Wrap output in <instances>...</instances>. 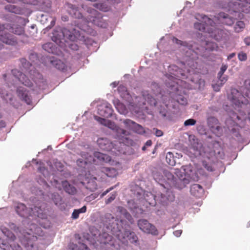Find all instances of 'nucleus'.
<instances>
[{
  "mask_svg": "<svg viewBox=\"0 0 250 250\" xmlns=\"http://www.w3.org/2000/svg\"><path fill=\"white\" fill-rule=\"evenodd\" d=\"M69 12L72 17L80 20L77 24V26L84 32H90L89 26L88 25L90 22L99 27H104V23L103 22L102 15L97 10L92 8L88 7L87 8L88 15L86 19L83 18L82 14L78 8L73 5L71 6Z\"/></svg>",
  "mask_w": 250,
  "mask_h": 250,
  "instance_id": "1",
  "label": "nucleus"
},
{
  "mask_svg": "<svg viewBox=\"0 0 250 250\" xmlns=\"http://www.w3.org/2000/svg\"><path fill=\"white\" fill-rule=\"evenodd\" d=\"M5 30L18 35H22L24 32L23 27L18 24L0 23V41L3 43L10 45L16 44L17 40L13 35L6 33Z\"/></svg>",
  "mask_w": 250,
  "mask_h": 250,
  "instance_id": "2",
  "label": "nucleus"
},
{
  "mask_svg": "<svg viewBox=\"0 0 250 250\" xmlns=\"http://www.w3.org/2000/svg\"><path fill=\"white\" fill-rule=\"evenodd\" d=\"M196 18L198 20H201L204 23L196 22L194 24L195 29L205 32L212 33L216 31V22L215 21L217 18L214 17V20L211 19L204 15L198 14L196 15Z\"/></svg>",
  "mask_w": 250,
  "mask_h": 250,
  "instance_id": "3",
  "label": "nucleus"
},
{
  "mask_svg": "<svg viewBox=\"0 0 250 250\" xmlns=\"http://www.w3.org/2000/svg\"><path fill=\"white\" fill-rule=\"evenodd\" d=\"M16 212L21 216L23 217H28L30 216H36L38 217H42V210L41 207L34 206L28 210L22 203H18L15 207Z\"/></svg>",
  "mask_w": 250,
  "mask_h": 250,
  "instance_id": "4",
  "label": "nucleus"
},
{
  "mask_svg": "<svg viewBox=\"0 0 250 250\" xmlns=\"http://www.w3.org/2000/svg\"><path fill=\"white\" fill-rule=\"evenodd\" d=\"M206 153L205 159L203 161L202 164L204 167L208 171L213 172L215 170L214 167L215 159V151H210Z\"/></svg>",
  "mask_w": 250,
  "mask_h": 250,
  "instance_id": "5",
  "label": "nucleus"
},
{
  "mask_svg": "<svg viewBox=\"0 0 250 250\" xmlns=\"http://www.w3.org/2000/svg\"><path fill=\"white\" fill-rule=\"evenodd\" d=\"M137 224L139 229L144 232L154 235L158 234L155 227L149 223L147 220L140 219L138 220Z\"/></svg>",
  "mask_w": 250,
  "mask_h": 250,
  "instance_id": "6",
  "label": "nucleus"
},
{
  "mask_svg": "<svg viewBox=\"0 0 250 250\" xmlns=\"http://www.w3.org/2000/svg\"><path fill=\"white\" fill-rule=\"evenodd\" d=\"M23 3L39 5L40 8L42 11L49 12L51 7V2L50 0H21Z\"/></svg>",
  "mask_w": 250,
  "mask_h": 250,
  "instance_id": "7",
  "label": "nucleus"
},
{
  "mask_svg": "<svg viewBox=\"0 0 250 250\" xmlns=\"http://www.w3.org/2000/svg\"><path fill=\"white\" fill-rule=\"evenodd\" d=\"M208 125L211 131L217 136H220L223 134V128L220 126L218 120L215 117H210L208 120Z\"/></svg>",
  "mask_w": 250,
  "mask_h": 250,
  "instance_id": "8",
  "label": "nucleus"
},
{
  "mask_svg": "<svg viewBox=\"0 0 250 250\" xmlns=\"http://www.w3.org/2000/svg\"><path fill=\"white\" fill-rule=\"evenodd\" d=\"M157 198V200H159L160 203L163 205H167L169 202H172L174 199V195L173 193L168 189L164 188L163 192L160 194H158L156 196Z\"/></svg>",
  "mask_w": 250,
  "mask_h": 250,
  "instance_id": "9",
  "label": "nucleus"
},
{
  "mask_svg": "<svg viewBox=\"0 0 250 250\" xmlns=\"http://www.w3.org/2000/svg\"><path fill=\"white\" fill-rule=\"evenodd\" d=\"M81 158L76 161L77 166L81 167H85V166L93 162V156L88 152H81L79 154Z\"/></svg>",
  "mask_w": 250,
  "mask_h": 250,
  "instance_id": "10",
  "label": "nucleus"
},
{
  "mask_svg": "<svg viewBox=\"0 0 250 250\" xmlns=\"http://www.w3.org/2000/svg\"><path fill=\"white\" fill-rule=\"evenodd\" d=\"M231 94V102L235 105L240 106L242 104H246L247 103L248 101L245 97L237 90H232Z\"/></svg>",
  "mask_w": 250,
  "mask_h": 250,
  "instance_id": "11",
  "label": "nucleus"
},
{
  "mask_svg": "<svg viewBox=\"0 0 250 250\" xmlns=\"http://www.w3.org/2000/svg\"><path fill=\"white\" fill-rule=\"evenodd\" d=\"M16 93L17 96L21 101H24L27 104H30L32 103L31 96L27 89L23 87H19L17 90Z\"/></svg>",
  "mask_w": 250,
  "mask_h": 250,
  "instance_id": "12",
  "label": "nucleus"
},
{
  "mask_svg": "<svg viewBox=\"0 0 250 250\" xmlns=\"http://www.w3.org/2000/svg\"><path fill=\"white\" fill-rule=\"evenodd\" d=\"M13 75L23 84L25 86L31 87L32 86V82L26 77V76L19 71L18 69H13L12 70Z\"/></svg>",
  "mask_w": 250,
  "mask_h": 250,
  "instance_id": "13",
  "label": "nucleus"
},
{
  "mask_svg": "<svg viewBox=\"0 0 250 250\" xmlns=\"http://www.w3.org/2000/svg\"><path fill=\"white\" fill-rule=\"evenodd\" d=\"M97 144L101 149L107 151H111L113 148V143L107 138H99L97 140Z\"/></svg>",
  "mask_w": 250,
  "mask_h": 250,
  "instance_id": "14",
  "label": "nucleus"
},
{
  "mask_svg": "<svg viewBox=\"0 0 250 250\" xmlns=\"http://www.w3.org/2000/svg\"><path fill=\"white\" fill-rule=\"evenodd\" d=\"M66 29L62 30L61 29L54 30L52 33L51 38L53 41L57 44H59L61 42V40L64 37V34L67 32Z\"/></svg>",
  "mask_w": 250,
  "mask_h": 250,
  "instance_id": "15",
  "label": "nucleus"
},
{
  "mask_svg": "<svg viewBox=\"0 0 250 250\" xmlns=\"http://www.w3.org/2000/svg\"><path fill=\"white\" fill-rule=\"evenodd\" d=\"M4 9L5 10L8 12L19 15H23L26 12L25 8H21L11 4L6 5L5 6Z\"/></svg>",
  "mask_w": 250,
  "mask_h": 250,
  "instance_id": "16",
  "label": "nucleus"
},
{
  "mask_svg": "<svg viewBox=\"0 0 250 250\" xmlns=\"http://www.w3.org/2000/svg\"><path fill=\"white\" fill-rule=\"evenodd\" d=\"M204 190L203 187L199 184H193L190 187V193L194 196L200 198L204 194Z\"/></svg>",
  "mask_w": 250,
  "mask_h": 250,
  "instance_id": "17",
  "label": "nucleus"
},
{
  "mask_svg": "<svg viewBox=\"0 0 250 250\" xmlns=\"http://www.w3.org/2000/svg\"><path fill=\"white\" fill-rule=\"evenodd\" d=\"M49 61L52 66L59 70H63L65 69V64L54 57H50Z\"/></svg>",
  "mask_w": 250,
  "mask_h": 250,
  "instance_id": "18",
  "label": "nucleus"
},
{
  "mask_svg": "<svg viewBox=\"0 0 250 250\" xmlns=\"http://www.w3.org/2000/svg\"><path fill=\"white\" fill-rule=\"evenodd\" d=\"M37 239V237L32 236L31 238L27 240L26 243L24 244L27 250H38V248L35 242Z\"/></svg>",
  "mask_w": 250,
  "mask_h": 250,
  "instance_id": "19",
  "label": "nucleus"
},
{
  "mask_svg": "<svg viewBox=\"0 0 250 250\" xmlns=\"http://www.w3.org/2000/svg\"><path fill=\"white\" fill-rule=\"evenodd\" d=\"M62 186L64 191L67 193L74 195L76 193L77 189L75 187L70 184L66 180L62 182Z\"/></svg>",
  "mask_w": 250,
  "mask_h": 250,
  "instance_id": "20",
  "label": "nucleus"
},
{
  "mask_svg": "<svg viewBox=\"0 0 250 250\" xmlns=\"http://www.w3.org/2000/svg\"><path fill=\"white\" fill-rule=\"evenodd\" d=\"M93 162H95L97 159L100 162H107L110 160V158L107 155L99 152H95L93 156Z\"/></svg>",
  "mask_w": 250,
  "mask_h": 250,
  "instance_id": "21",
  "label": "nucleus"
},
{
  "mask_svg": "<svg viewBox=\"0 0 250 250\" xmlns=\"http://www.w3.org/2000/svg\"><path fill=\"white\" fill-rule=\"evenodd\" d=\"M124 237H126L130 243H135L138 240V237L135 232L129 230H125L124 233Z\"/></svg>",
  "mask_w": 250,
  "mask_h": 250,
  "instance_id": "22",
  "label": "nucleus"
},
{
  "mask_svg": "<svg viewBox=\"0 0 250 250\" xmlns=\"http://www.w3.org/2000/svg\"><path fill=\"white\" fill-rule=\"evenodd\" d=\"M235 119H237L238 120H240L239 117L238 115H236L235 114H233V117H230L226 120V125L229 130H233V127L235 126V125H236L235 122L233 121V120Z\"/></svg>",
  "mask_w": 250,
  "mask_h": 250,
  "instance_id": "23",
  "label": "nucleus"
},
{
  "mask_svg": "<svg viewBox=\"0 0 250 250\" xmlns=\"http://www.w3.org/2000/svg\"><path fill=\"white\" fill-rule=\"evenodd\" d=\"M103 172H104L108 177H114L118 174V170L113 167H103Z\"/></svg>",
  "mask_w": 250,
  "mask_h": 250,
  "instance_id": "24",
  "label": "nucleus"
},
{
  "mask_svg": "<svg viewBox=\"0 0 250 250\" xmlns=\"http://www.w3.org/2000/svg\"><path fill=\"white\" fill-rule=\"evenodd\" d=\"M94 118L95 120H96L101 124L105 126H107L109 128H112L114 126V124L109 120H106L97 116H94Z\"/></svg>",
  "mask_w": 250,
  "mask_h": 250,
  "instance_id": "25",
  "label": "nucleus"
},
{
  "mask_svg": "<svg viewBox=\"0 0 250 250\" xmlns=\"http://www.w3.org/2000/svg\"><path fill=\"white\" fill-rule=\"evenodd\" d=\"M96 178H93L92 179H89L85 186V187L87 189H89L91 191H94L97 188V185L96 182Z\"/></svg>",
  "mask_w": 250,
  "mask_h": 250,
  "instance_id": "26",
  "label": "nucleus"
},
{
  "mask_svg": "<svg viewBox=\"0 0 250 250\" xmlns=\"http://www.w3.org/2000/svg\"><path fill=\"white\" fill-rule=\"evenodd\" d=\"M1 230L2 233L4 234V235H5L8 238V240L11 242H13L15 240L16 236L8 229L5 227L1 228Z\"/></svg>",
  "mask_w": 250,
  "mask_h": 250,
  "instance_id": "27",
  "label": "nucleus"
},
{
  "mask_svg": "<svg viewBox=\"0 0 250 250\" xmlns=\"http://www.w3.org/2000/svg\"><path fill=\"white\" fill-rule=\"evenodd\" d=\"M146 101L151 106H156L157 103V100L150 94L144 95Z\"/></svg>",
  "mask_w": 250,
  "mask_h": 250,
  "instance_id": "28",
  "label": "nucleus"
},
{
  "mask_svg": "<svg viewBox=\"0 0 250 250\" xmlns=\"http://www.w3.org/2000/svg\"><path fill=\"white\" fill-rule=\"evenodd\" d=\"M102 111V110H101L100 113H99L101 115L105 117L111 116L113 111L111 105L108 104L106 105L105 107V109L104 110V113H103Z\"/></svg>",
  "mask_w": 250,
  "mask_h": 250,
  "instance_id": "29",
  "label": "nucleus"
},
{
  "mask_svg": "<svg viewBox=\"0 0 250 250\" xmlns=\"http://www.w3.org/2000/svg\"><path fill=\"white\" fill-rule=\"evenodd\" d=\"M93 6L98 9L104 12L108 11L109 7L108 5L104 3H97L93 4Z\"/></svg>",
  "mask_w": 250,
  "mask_h": 250,
  "instance_id": "30",
  "label": "nucleus"
},
{
  "mask_svg": "<svg viewBox=\"0 0 250 250\" xmlns=\"http://www.w3.org/2000/svg\"><path fill=\"white\" fill-rule=\"evenodd\" d=\"M42 48L48 53H54L55 46L51 42H47L42 45Z\"/></svg>",
  "mask_w": 250,
  "mask_h": 250,
  "instance_id": "31",
  "label": "nucleus"
},
{
  "mask_svg": "<svg viewBox=\"0 0 250 250\" xmlns=\"http://www.w3.org/2000/svg\"><path fill=\"white\" fill-rule=\"evenodd\" d=\"M118 209L121 213L123 215L125 218L129 221H131L132 220L131 215L128 213L127 210L122 207H118Z\"/></svg>",
  "mask_w": 250,
  "mask_h": 250,
  "instance_id": "32",
  "label": "nucleus"
},
{
  "mask_svg": "<svg viewBox=\"0 0 250 250\" xmlns=\"http://www.w3.org/2000/svg\"><path fill=\"white\" fill-rule=\"evenodd\" d=\"M176 70V73L173 74L175 79L180 80V79H184L185 75L182 72V70L177 66H174Z\"/></svg>",
  "mask_w": 250,
  "mask_h": 250,
  "instance_id": "33",
  "label": "nucleus"
},
{
  "mask_svg": "<svg viewBox=\"0 0 250 250\" xmlns=\"http://www.w3.org/2000/svg\"><path fill=\"white\" fill-rule=\"evenodd\" d=\"M132 129L139 134H143L145 133L144 128L140 125L135 123Z\"/></svg>",
  "mask_w": 250,
  "mask_h": 250,
  "instance_id": "34",
  "label": "nucleus"
},
{
  "mask_svg": "<svg viewBox=\"0 0 250 250\" xmlns=\"http://www.w3.org/2000/svg\"><path fill=\"white\" fill-rule=\"evenodd\" d=\"M166 161L169 165L173 166L175 164L173 154L171 152L167 153L166 156Z\"/></svg>",
  "mask_w": 250,
  "mask_h": 250,
  "instance_id": "35",
  "label": "nucleus"
},
{
  "mask_svg": "<svg viewBox=\"0 0 250 250\" xmlns=\"http://www.w3.org/2000/svg\"><path fill=\"white\" fill-rule=\"evenodd\" d=\"M219 17H223L224 19L228 20V22L222 21V23L226 24L229 25H231V24H233L232 20L231 19H230V18H227L228 15L225 14V13H220L219 14Z\"/></svg>",
  "mask_w": 250,
  "mask_h": 250,
  "instance_id": "36",
  "label": "nucleus"
},
{
  "mask_svg": "<svg viewBox=\"0 0 250 250\" xmlns=\"http://www.w3.org/2000/svg\"><path fill=\"white\" fill-rule=\"evenodd\" d=\"M21 62L22 63L23 67H24L27 70L30 69V68L32 67L31 63L28 62L25 59H21Z\"/></svg>",
  "mask_w": 250,
  "mask_h": 250,
  "instance_id": "37",
  "label": "nucleus"
},
{
  "mask_svg": "<svg viewBox=\"0 0 250 250\" xmlns=\"http://www.w3.org/2000/svg\"><path fill=\"white\" fill-rule=\"evenodd\" d=\"M2 244L4 243H2ZM5 244L10 248L9 250H22V248L19 244H10L9 245L6 243Z\"/></svg>",
  "mask_w": 250,
  "mask_h": 250,
  "instance_id": "38",
  "label": "nucleus"
},
{
  "mask_svg": "<svg viewBox=\"0 0 250 250\" xmlns=\"http://www.w3.org/2000/svg\"><path fill=\"white\" fill-rule=\"evenodd\" d=\"M118 91L120 93L121 96H123L127 93V88L125 86L121 84L118 87Z\"/></svg>",
  "mask_w": 250,
  "mask_h": 250,
  "instance_id": "39",
  "label": "nucleus"
},
{
  "mask_svg": "<svg viewBox=\"0 0 250 250\" xmlns=\"http://www.w3.org/2000/svg\"><path fill=\"white\" fill-rule=\"evenodd\" d=\"M238 58L240 61H246L247 60V55L243 51H241L238 54Z\"/></svg>",
  "mask_w": 250,
  "mask_h": 250,
  "instance_id": "40",
  "label": "nucleus"
},
{
  "mask_svg": "<svg viewBox=\"0 0 250 250\" xmlns=\"http://www.w3.org/2000/svg\"><path fill=\"white\" fill-rule=\"evenodd\" d=\"M124 123L126 127L132 129L135 122L129 119H126L124 121Z\"/></svg>",
  "mask_w": 250,
  "mask_h": 250,
  "instance_id": "41",
  "label": "nucleus"
},
{
  "mask_svg": "<svg viewBox=\"0 0 250 250\" xmlns=\"http://www.w3.org/2000/svg\"><path fill=\"white\" fill-rule=\"evenodd\" d=\"M117 193L116 192L112 193L110 196L105 201V203L106 205L110 204L115 199Z\"/></svg>",
  "mask_w": 250,
  "mask_h": 250,
  "instance_id": "42",
  "label": "nucleus"
},
{
  "mask_svg": "<svg viewBox=\"0 0 250 250\" xmlns=\"http://www.w3.org/2000/svg\"><path fill=\"white\" fill-rule=\"evenodd\" d=\"M196 123V121L195 120L193 119H189L185 121L184 124L185 126H189L195 125Z\"/></svg>",
  "mask_w": 250,
  "mask_h": 250,
  "instance_id": "43",
  "label": "nucleus"
},
{
  "mask_svg": "<svg viewBox=\"0 0 250 250\" xmlns=\"http://www.w3.org/2000/svg\"><path fill=\"white\" fill-rule=\"evenodd\" d=\"M178 184H182L181 187H179L180 188H184L186 186V184H187L188 183V180L186 178H183V180L179 179L178 181L177 182Z\"/></svg>",
  "mask_w": 250,
  "mask_h": 250,
  "instance_id": "44",
  "label": "nucleus"
},
{
  "mask_svg": "<svg viewBox=\"0 0 250 250\" xmlns=\"http://www.w3.org/2000/svg\"><path fill=\"white\" fill-rule=\"evenodd\" d=\"M228 68L226 65H223L221 66L220 71L218 73V77H221L224 72L226 71Z\"/></svg>",
  "mask_w": 250,
  "mask_h": 250,
  "instance_id": "45",
  "label": "nucleus"
},
{
  "mask_svg": "<svg viewBox=\"0 0 250 250\" xmlns=\"http://www.w3.org/2000/svg\"><path fill=\"white\" fill-rule=\"evenodd\" d=\"M38 171L42 173L43 175H45L46 173H47V169L44 167V166L40 165V166L38 168Z\"/></svg>",
  "mask_w": 250,
  "mask_h": 250,
  "instance_id": "46",
  "label": "nucleus"
},
{
  "mask_svg": "<svg viewBox=\"0 0 250 250\" xmlns=\"http://www.w3.org/2000/svg\"><path fill=\"white\" fill-rule=\"evenodd\" d=\"M219 81L218 82V83L221 84V86H222L228 80L227 76H222L221 77H218Z\"/></svg>",
  "mask_w": 250,
  "mask_h": 250,
  "instance_id": "47",
  "label": "nucleus"
},
{
  "mask_svg": "<svg viewBox=\"0 0 250 250\" xmlns=\"http://www.w3.org/2000/svg\"><path fill=\"white\" fill-rule=\"evenodd\" d=\"M216 31H213V32L212 34H214L213 35H211V36L213 37L216 40H218L219 39V38H220V36H219V38L217 37V36L216 34V33H217L218 34L220 33L221 34L223 32V31L222 30H219L217 28V25L216 24Z\"/></svg>",
  "mask_w": 250,
  "mask_h": 250,
  "instance_id": "48",
  "label": "nucleus"
},
{
  "mask_svg": "<svg viewBox=\"0 0 250 250\" xmlns=\"http://www.w3.org/2000/svg\"><path fill=\"white\" fill-rule=\"evenodd\" d=\"M152 142L151 140H147L145 143V146L142 147V150L143 151H145L146 149V147H149L152 145Z\"/></svg>",
  "mask_w": 250,
  "mask_h": 250,
  "instance_id": "49",
  "label": "nucleus"
},
{
  "mask_svg": "<svg viewBox=\"0 0 250 250\" xmlns=\"http://www.w3.org/2000/svg\"><path fill=\"white\" fill-rule=\"evenodd\" d=\"M114 188V187H111L107 189L105 191L103 192L101 195V198H103L105 195H106L108 192H109L111 190H113Z\"/></svg>",
  "mask_w": 250,
  "mask_h": 250,
  "instance_id": "50",
  "label": "nucleus"
},
{
  "mask_svg": "<svg viewBox=\"0 0 250 250\" xmlns=\"http://www.w3.org/2000/svg\"><path fill=\"white\" fill-rule=\"evenodd\" d=\"M86 207L85 206H83L82 208L79 209H76L77 211L80 214V213H84L86 211Z\"/></svg>",
  "mask_w": 250,
  "mask_h": 250,
  "instance_id": "51",
  "label": "nucleus"
},
{
  "mask_svg": "<svg viewBox=\"0 0 250 250\" xmlns=\"http://www.w3.org/2000/svg\"><path fill=\"white\" fill-rule=\"evenodd\" d=\"M153 130H155V134L156 136L160 137L163 135V133L162 131H161V130H159L158 129H155V128H154Z\"/></svg>",
  "mask_w": 250,
  "mask_h": 250,
  "instance_id": "52",
  "label": "nucleus"
},
{
  "mask_svg": "<svg viewBox=\"0 0 250 250\" xmlns=\"http://www.w3.org/2000/svg\"><path fill=\"white\" fill-rule=\"evenodd\" d=\"M79 214L77 211L76 209H74L72 214V218L74 219H76L79 218Z\"/></svg>",
  "mask_w": 250,
  "mask_h": 250,
  "instance_id": "53",
  "label": "nucleus"
},
{
  "mask_svg": "<svg viewBox=\"0 0 250 250\" xmlns=\"http://www.w3.org/2000/svg\"><path fill=\"white\" fill-rule=\"evenodd\" d=\"M164 174H165V175L167 177V178L168 179H173L174 176L170 172H169L167 171H165Z\"/></svg>",
  "mask_w": 250,
  "mask_h": 250,
  "instance_id": "54",
  "label": "nucleus"
},
{
  "mask_svg": "<svg viewBox=\"0 0 250 250\" xmlns=\"http://www.w3.org/2000/svg\"><path fill=\"white\" fill-rule=\"evenodd\" d=\"M76 30L74 29V31H75V33H76V35H74V36L72 35L71 34H70L68 36V39H69L70 40H75V38H77V36L78 35H80V34L79 33V32H78V33H76Z\"/></svg>",
  "mask_w": 250,
  "mask_h": 250,
  "instance_id": "55",
  "label": "nucleus"
},
{
  "mask_svg": "<svg viewBox=\"0 0 250 250\" xmlns=\"http://www.w3.org/2000/svg\"><path fill=\"white\" fill-rule=\"evenodd\" d=\"M244 85L248 90L250 91V80L248 79L245 80L244 83Z\"/></svg>",
  "mask_w": 250,
  "mask_h": 250,
  "instance_id": "56",
  "label": "nucleus"
},
{
  "mask_svg": "<svg viewBox=\"0 0 250 250\" xmlns=\"http://www.w3.org/2000/svg\"><path fill=\"white\" fill-rule=\"evenodd\" d=\"M10 248L5 244H1L0 245V250H9Z\"/></svg>",
  "mask_w": 250,
  "mask_h": 250,
  "instance_id": "57",
  "label": "nucleus"
},
{
  "mask_svg": "<svg viewBox=\"0 0 250 250\" xmlns=\"http://www.w3.org/2000/svg\"><path fill=\"white\" fill-rule=\"evenodd\" d=\"M159 113L163 117H165L167 115V110L165 108H164L163 109H160Z\"/></svg>",
  "mask_w": 250,
  "mask_h": 250,
  "instance_id": "58",
  "label": "nucleus"
},
{
  "mask_svg": "<svg viewBox=\"0 0 250 250\" xmlns=\"http://www.w3.org/2000/svg\"><path fill=\"white\" fill-rule=\"evenodd\" d=\"M221 84L220 83H218L217 84H215L214 85H213V88L214 90L216 91H218L220 90V88L221 87Z\"/></svg>",
  "mask_w": 250,
  "mask_h": 250,
  "instance_id": "59",
  "label": "nucleus"
},
{
  "mask_svg": "<svg viewBox=\"0 0 250 250\" xmlns=\"http://www.w3.org/2000/svg\"><path fill=\"white\" fill-rule=\"evenodd\" d=\"M245 24L243 21H238L237 22V23L236 24V26H238L240 27V28L242 29L244 27Z\"/></svg>",
  "mask_w": 250,
  "mask_h": 250,
  "instance_id": "60",
  "label": "nucleus"
},
{
  "mask_svg": "<svg viewBox=\"0 0 250 250\" xmlns=\"http://www.w3.org/2000/svg\"><path fill=\"white\" fill-rule=\"evenodd\" d=\"M182 230H175L173 232V234L174 235H175L177 237H179L182 234Z\"/></svg>",
  "mask_w": 250,
  "mask_h": 250,
  "instance_id": "61",
  "label": "nucleus"
},
{
  "mask_svg": "<svg viewBox=\"0 0 250 250\" xmlns=\"http://www.w3.org/2000/svg\"><path fill=\"white\" fill-rule=\"evenodd\" d=\"M244 42L247 45H250V38H246L244 39Z\"/></svg>",
  "mask_w": 250,
  "mask_h": 250,
  "instance_id": "62",
  "label": "nucleus"
},
{
  "mask_svg": "<svg viewBox=\"0 0 250 250\" xmlns=\"http://www.w3.org/2000/svg\"><path fill=\"white\" fill-rule=\"evenodd\" d=\"M5 126H6L5 123L4 122H3V121H0V130L1 129H2V128H4V127H5Z\"/></svg>",
  "mask_w": 250,
  "mask_h": 250,
  "instance_id": "63",
  "label": "nucleus"
},
{
  "mask_svg": "<svg viewBox=\"0 0 250 250\" xmlns=\"http://www.w3.org/2000/svg\"><path fill=\"white\" fill-rule=\"evenodd\" d=\"M82 250H90L89 248L85 244H83L81 248Z\"/></svg>",
  "mask_w": 250,
  "mask_h": 250,
  "instance_id": "64",
  "label": "nucleus"
}]
</instances>
